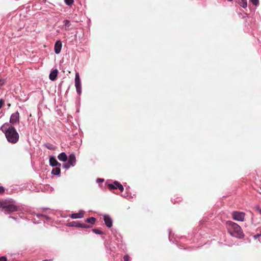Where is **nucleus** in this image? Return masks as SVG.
Returning <instances> with one entry per match:
<instances>
[{
	"mask_svg": "<svg viewBox=\"0 0 261 261\" xmlns=\"http://www.w3.org/2000/svg\"><path fill=\"white\" fill-rule=\"evenodd\" d=\"M7 138V141L11 143L15 144L19 140V134L15 128L9 123H5L0 128Z\"/></svg>",
	"mask_w": 261,
	"mask_h": 261,
	"instance_id": "obj_1",
	"label": "nucleus"
},
{
	"mask_svg": "<svg viewBox=\"0 0 261 261\" xmlns=\"http://www.w3.org/2000/svg\"><path fill=\"white\" fill-rule=\"evenodd\" d=\"M227 225L228 231L231 236L238 239L244 237L242 228L238 224L229 221L227 222Z\"/></svg>",
	"mask_w": 261,
	"mask_h": 261,
	"instance_id": "obj_2",
	"label": "nucleus"
},
{
	"mask_svg": "<svg viewBox=\"0 0 261 261\" xmlns=\"http://www.w3.org/2000/svg\"><path fill=\"white\" fill-rule=\"evenodd\" d=\"M20 210L19 206L16 204L15 201H7L3 212L5 214H10L12 212H18Z\"/></svg>",
	"mask_w": 261,
	"mask_h": 261,
	"instance_id": "obj_3",
	"label": "nucleus"
},
{
	"mask_svg": "<svg viewBox=\"0 0 261 261\" xmlns=\"http://www.w3.org/2000/svg\"><path fill=\"white\" fill-rule=\"evenodd\" d=\"M172 237V232L170 229H169V240L170 242H172L174 244H175L177 245L179 249H185L186 248L184 247V245H182L184 242H185V240L186 238L183 237H177L176 236L172 239L171 238Z\"/></svg>",
	"mask_w": 261,
	"mask_h": 261,
	"instance_id": "obj_4",
	"label": "nucleus"
},
{
	"mask_svg": "<svg viewBox=\"0 0 261 261\" xmlns=\"http://www.w3.org/2000/svg\"><path fill=\"white\" fill-rule=\"evenodd\" d=\"M74 82L76 92L79 95H80L82 93V84L80 75L78 72L75 73Z\"/></svg>",
	"mask_w": 261,
	"mask_h": 261,
	"instance_id": "obj_5",
	"label": "nucleus"
},
{
	"mask_svg": "<svg viewBox=\"0 0 261 261\" xmlns=\"http://www.w3.org/2000/svg\"><path fill=\"white\" fill-rule=\"evenodd\" d=\"M108 187L110 190L118 189L121 192L124 190L123 185L116 180L114 181L112 183H108Z\"/></svg>",
	"mask_w": 261,
	"mask_h": 261,
	"instance_id": "obj_6",
	"label": "nucleus"
},
{
	"mask_svg": "<svg viewBox=\"0 0 261 261\" xmlns=\"http://www.w3.org/2000/svg\"><path fill=\"white\" fill-rule=\"evenodd\" d=\"M245 214L242 212L233 211L232 212L231 215L232 218L238 221H243L244 220Z\"/></svg>",
	"mask_w": 261,
	"mask_h": 261,
	"instance_id": "obj_7",
	"label": "nucleus"
},
{
	"mask_svg": "<svg viewBox=\"0 0 261 261\" xmlns=\"http://www.w3.org/2000/svg\"><path fill=\"white\" fill-rule=\"evenodd\" d=\"M19 113L18 111L16 112L15 113H14L11 114L10 120H9V124H15L17 122H19Z\"/></svg>",
	"mask_w": 261,
	"mask_h": 261,
	"instance_id": "obj_8",
	"label": "nucleus"
},
{
	"mask_svg": "<svg viewBox=\"0 0 261 261\" xmlns=\"http://www.w3.org/2000/svg\"><path fill=\"white\" fill-rule=\"evenodd\" d=\"M103 221L105 225L108 228H111L113 225V220L108 214H105L103 216Z\"/></svg>",
	"mask_w": 261,
	"mask_h": 261,
	"instance_id": "obj_9",
	"label": "nucleus"
},
{
	"mask_svg": "<svg viewBox=\"0 0 261 261\" xmlns=\"http://www.w3.org/2000/svg\"><path fill=\"white\" fill-rule=\"evenodd\" d=\"M67 162L70 164L72 167H74L75 166L76 160L74 153H70L68 157L67 156Z\"/></svg>",
	"mask_w": 261,
	"mask_h": 261,
	"instance_id": "obj_10",
	"label": "nucleus"
},
{
	"mask_svg": "<svg viewBox=\"0 0 261 261\" xmlns=\"http://www.w3.org/2000/svg\"><path fill=\"white\" fill-rule=\"evenodd\" d=\"M62 47V43L60 40L56 41L54 45V51L55 54H59L60 53Z\"/></svg>",
	"mask_w": 261,
	"mask_h": 261,
	"instance_id": "obj_11",
	"label": "nucleus"
},
{
	"mask_svg": "<svg viewBox=\"0 0 261 261\" xmlns=\"http://www.w3.org/2000/svg\"><path fill=\"white\" fill-rule=\"evenodd\" d=\"M85 212L83 210H80L79 213H72L70 215V217L72 219H79L84 217Z\"/></svg>",
	"mask_w": 261,
	"mask_h": 261,
	"instance_id": "obj_12",
	"label": "nucleus"
},
{
	"mask_svg": "<svg viewBox=\"0 0 261 261\" xmlns=\"http://www.w3.org/2000/svg\"><path fill=\"white\" fill-rule=\"evenodd\" d=\"M81 224L80 221H73L70 222H68L67 223L66 225L68 227H78L81 228Z\"/></svg>",
	"mask_w": 261,
	"mask_h": 261,
	"instance_id": "obj_13",
	"label": "nucleus"
},
{
	"mask_svg": "<svg viewBox=\"0 0 261 261\" xmlns=\"http://www.w3.org/2000/svg\"><path fill=\"white\" fill-rule=\"evenodd\" d=\"M58 73V71L57 69H53L49 75V79L54 81L56 80Z\"/></svg>",
	"mask_w": 261,
	"mask_h": 261,
	"instance_id": "obj_14",
	"label": "nucleus"
},
{
	"mask_svg": "<svg viewBox=\"0 0 261 261\" xmlns=\"http://www.w3.org/2000/svg\"><path fill=\"white\" fill-rule=\"evenodd\" d=\"M58 160L63 162H66L67 161V155L64 152H62L58 156Z\"/></svg>",
	"mask_w": 261,
	"mask_h": 261,
	"instance_id": "obj_15",
	"label": "nucleus"
},
{
	"mask_svg": "<svg viewBox=\"0 0 261 261\" xmlns=\"http://www.w3.org/2000/svg\"><path fill=\"white\" fill-rule=\"evenodd\" d=\"M49 165L51 167H54L56 166V164H57L58 161L55 156L51 155L49 157Z\"/></svg>",
	"mask_w": 261,
	"mask_h": 261,
	"instance_id": "obj_16",
	"label": "nucleus"
},
{
	"mask_svg": "<svg viewBox=\"0 0 261 261\" xmlns=\"http://www.w3.org/2000/svg\"><path fill=\"white\" fill-rule=\"evenodd\" d=\"M64 25L65 27V29L66 31H69L71 29L70 28L71 23L69 20L66 19L63 21Z\"/></svg>",
	"mask_w": 261,
	"mask_h": 261,
	"instance_id": "obj_17",
	"label": "nucleus"
},
{
	"mask_svg": "<svg viewBox=\"0 0 261 261\" xmlns=\"http://www.w3.org/2000/svg\"><path fill=\"white\" fill-rule=\"evenodd\" d=\"M135 195H132V194L130 193H129V192L128 191V190L126 188L125 193H124L122 196L128 199H130L131 198H133L134 196H135Z\"/></svg>",
	"mask_w": 261,
	"mask_h": 261,
	"instance_id": "obj_18",
	"label": "nucleus"
},
{
	"mask_svg": "<svg viewBox=\"0 0 261 261\" xmlns=\"http://www.w3.org/2000/svg\"><path fill=\"white\" fill-rule=\"evenodd\" d=\"M51 173L55 175H60L61 174V169L59 167H55L52 169Z\"/></svg>",
	"mask_w": 261,
	"mask_h": 261,
	"instance_id": "obj_19",
	"label": "nucleus"
},
{
	"mask_svg": "<svg viewBox=\"0 0 261 261\" xmlns=\"http://www.w3.org/2000/svg\"><path fill=\"white\" fill-rule=\"evenodd\" d=\"M114 237L118 244L122 242V237L120 233L116 232V233L114 234Z\"/></svg>",
	"mask_w": 261,
	"mask_h": 261,
	"instance_id": "obj_20",
	"label": "nucleus"
},
{
	"mask_svg": "<svg viewBox=\"0 0 261 261\" xmlns=\"http://www.w3.org/2000/svg\"><path fill=\"white\" fill-rule=\"evenodd\" d=\"M238 4L243 8H245L247 6V0H239Z\"/></svg>",
	"mask_w": 261,
	"mask_h": 261,
	"instance_id": "obj_21",
	"label": "nucleus"
},
{
	"mask_svg": "<svg viewBox=\"0 0 261 261\" xmlns=\"http://www.w3.org/2000/svg\"><path fill=\"white\" fill-rule=\"evenodd\" d=\"M96 221V218L95 217H90L85 219V222L87 223H91L92 224H94Z\"/></svg>",
	"mask_w": 261,
	"mask_h": 261,
	"instance_id": "obj_22",
	"label": "nucleus"
},
{
	"mask_svg": "<svg viewBox=\"0 0 261 261\" xmlns=\"http://www.w3.org/2000/svg\"><path fill=\"white\" fill-rule=\"evenodd\" d=\"M44 146L48 149L51 150H54L56 149V147L50 143H45L44 144Z\"/></svg>",
	"mask_w": 261,
	"mask_h": 261,
	"instance_id": "obj_23",
	"label": "nucleus"
},
{
	"mask_svg": "<svg viewBox=\"0 0 261 261\" xmlns=\"http://www.w3.org/2000/svg\"><path fill=\"white\" fill-rule=\"evenodd\" d=\"M92 231L96 234H102L103 233V232L98 228H94L92 229Z\"/></svg>",
	"mask_w": 261,
	"mask_h": 261,
	"instance_id": "obj_24",
	"label": "nucleus"
},
{
	"mask_svg": "<svg viewBox=\"0 0 261 261\" xmlns=\"http://www.w3.org/2000/svg\"><path fill=\"white\" fill-rule=\"evenodd\" d=\"M181 200V198L180 197H177L175 199L171 198V202L174 204H175L176 203H178L179 201H180Z\"/></svg>",
	"mask_w": 261,
	"mask_h": 261,
	"instance_id": "obj_25",
	"label": "nucleus"
},
{
	"mask_svg": "<svg viewBox=\"0 0 261 261\" xmlns=\"http://www.w3.org/2000/svg\"><path fill=\"white\" fill-rule=\"evenodd\" d=\"M65 4L67 6H70L73 5L74 0H64Z\"/></svg>",
	"mask_w": 261,
	"mask_h": 261,
	"instance_id": "obj_26",
	"label": "nucleus"
},
{
	"mask_svg": "<svg viewBox=\"0 0 261 261\" xmlns=\"http://www.w3.org/2000/svg\"><path fill=\"white\" fill-rule=\"evenodd\" d=\"M249 1L255 7H257L259 5V0H249Z\"/></svg>",
	"mask_w": 261,
	"mask_h": 261,
	"instance_id": "obj_27",
	"label": "nucleus"
},
{
	"mask_svg": "<svg viewBox=\"0 0 261 261\" xmlns=\"http://www.w3.org/2000/svg\"><path fill=\"white\" fill-rule=\"evenodd\" d=\"M71 167H72V166L67 162L63 164V167L66 170L69 169Z\"/></svg>",
	"mask_w": 261,
	"mask_h": 261,
	"instance_id": "obj_28",
	"label": "nucleus"
},
{
	"mask_svg": "<svg viewBox=\"0 0 261 261\" xmlns=\"http://www.w3.org/2000/svg\"><path fill=\"white\" fill-rule=\"evenodd\" d=\"M6 201H7V200L5 201H1L0 200V208H2V212H3V209L4 208V206L6 204Z\"/></svg>",
	"mask_w": 261,
	"mask_h": 261,
	"instance_id": "obj_29",
	"label": "nucleus"
},
{
	"mask_svg": "<svg viewBox=\"0 0 261 261\" xmlns=\"http://www.w3.org/2000/svg\"><path fill=\"white\" fill-rule=\"evenodd\" d=\"M91 227V226H90L89 224H85V223H82L81 224V228H90Z\"/></svg>",
	"mask_w": 261,
	"mask_h": 261,
	"instance_id": "obj_30",
	"label": "nucleus"
},
{
	"mask_svg": "<svg viewBox=\"0 0 261 261\" xmlns=\"http://www.w3.org/2000/svg\"><path fill=\"white\" fill-rule=\"evenodd\" d=\"M9 218H11V219H14V220L17 221L19 219V218H22V216H19V217H18L17 216H9Z\"/></svg>",
	"mask_w": 261,
	"mask_h": 261,
	"instance_id": "obj_31",
	"label": "nucleus"
},
{
	"mask_svg": "<svg viewBox=\"0 0 261 261\" xmlns=\"http://www.w3.org/2000/svg\"><path fill=\"white\" fill-rule=\"evenodd\" d=\"M6 83V79H0V88L3 86Z\"/></svg>",
	"mask_w": 261,
	"mask_h": 261,
	"instance_id": "obj_32",
	"label": "nucleus"
},
{
	"mask_svg": "<svg viewBox=\"0 0 261 261\" xmlns=\"http://www.w3.org/2000/svg\"><path fill=\"white\" fill-rule=\"evenodd\" d=\"M124 261H130V257L128 255H125L123 256Z\"/></svg>",
	"mask_w": 261,
	"mask_h": 261,
	"instance_id": "obj_33",
	"label": "nucleus"
},
{
	"mask_svg": "<svg viewBox=\"0 0 261 261\" xmlns=\"http://www.w3.org/2000/svg\"><path fill=\"white\" fill-rule=\"evenodd\" d=\"M255 211L258 212L261 215V208L259 207L258 205H256L254 207Z\"/></svg>",
	"mask_w": 261,
	"mask_h": 261,
	"instance_id": "obj_34",
	"label": "nucleus"
},
{
	"mask_svg": "<svg viewBox=\"0 0 261 261\" xmlns=\"http://www.w3.org/2000/svg\"><path fill=\"white\" fill-rule=\"evenodd\" d=\"M7 259L5 256H2L0 257V261H7Z\"/></svg>",
	"mask_w": 261,
	"mask_h": 261,
	"instance_id": "obj_35",
	"label": "nucleus"
},
{
	"mask_svg": "<svg viewBox=\"0 0 261 261\" xmlns=\"http://www.w3.org/2000/svg\"><path fill=\"white\" fill-rule=\"evenodd\" d=\"M5 192V188L3 186H0V194H2Z\"/></svg>",
	"mask_w": 261,
	"mask_h": 261,
	"instance_id": "obj_36",
	"label": "nucleus"
},
{
	"mask_svg": "<svg viewBox=\"0 0 261 261\" xmlns=\"http://www.w3.org/2000/svg\"><path fill=\"white\" fill-rule=\"evenodd\" d=\"M4 103V100L3 99L1 98L0 99V109L2 108L3 105Z\"/></svg>",
	"mask_w": 261,
	"mask_h": 261,
	"instance_id": "obj_37",
	"label": "nucleus"
},
{
	"mask_svg": "<svg viewBox=\"0 0 261 261\" xmlns=\"http://www.w3.org/2000/svg\"><path fill=\"white\" fill-rule=\"evenodd\" d=\"M103 181H104V179H103V178H98L96 179V182L98 183L102 182Z\"/></svg>",
	"mask_w": 261,
	"mask_h": 261,
	"instance_id": "obj_38",
	"label": "nucleus"
},
{
	"mask_svg": "<svg viewBox=\"0 0 261 261\" xmlns=\"http://www.w3.org/2000/svg\"><path fill=\"white\" fill-rule=\"evenodd\" d=\"M260 236H261V233H257L253 236L254 239H258Z\"/></svg>",
	"mask_w": 261,
	"mask_h": 261,
	"instance_id": "obj_39",
	"label": "nucleus"
},
{
	"mask_svg": "<svg viewBox=\"0 0 261 261\" xmlns=\"http://www.w3.org/2000/svg\"><path fill=\"white\" fill-rule=\"evenodd\" d=\"M42 217L45 218L46 220H49L50 219V218L49 217V216H48L47 215H44V214H43Z\"/></svg>",
	"mask_w": 261,
	"mask_h": 261,
	"instance_id": "obj_40",
	"label": "nucleus"
},
{
	"mask_svg": "<svg viewBox=\"0 0 261 261\" xmlns=\"http://www.w3.org/2000/svg\"><path fill=\"white\" fill-rule=\"evenodd\" d=\"M61 166V164L58 162L57 164H56V166H55V167H59V168H60Z\"/></svg>",
	"mask_w": 261,
	"mask_h": 261,
	"instance_id": "obj_41",
	"label": "nucleus"
},
{
	"mask_svg": "<svg viewBox=\"0 0 261 261\" xmlns=\"http://www.w3.org/2000/svg\"><path fill=\"white\" fill-rule=\"evenodd\" d=\"M36 215L39 218L40 217H42V216H43V214H36Z\"/></svg>",
	"mask_w": 261,
	"mask_h": 261,
	"instance_id": "obj_42",
	"label": "nucleus"
},
{
	"mask_svg": "<svg viewBox=\"0 0 261 261\" xmlns=\"http://www.w3.org/2000/svg\"><path fill=\"white\" fill-rule=\"evenodd\" d=\"M53 259H43L42 261H53Z\"/></svg>",
	"mask_w": 261,
	"mask_h": 261,
	"instance_id": "obj_43",
	"label": "nucleus"
},
{
	"mask_svg": "<svg viewBox=\"0 0 261 261\" xmlns=\"http://www.w3.org/2000/svg\"><path fill=\"white\" fill-rule=\"evenodd\" d=\"M44 210H47L48 209V208H46V207H45V208H43Z\"/></svg>",
	"mask_w": 261,
	"mask_h": 261,
	"instance_id": "obj_44",
	"label": "nucleus"
},
{
	"mask_svg": "<svg viewBox=\"0 0 261 261\" xmlns=\"http://www.w3.org/2000/svg\"><path fill=\"white\" fill-rule=\"evenodd\" d=\"M228 2H231L233 0H227Z\"/></svg>",
	"mask_w": 261,
	"mask_h": 261,
	"instance_id": "obj_45",
	"label": "nucleus"
},
{
	"mask_svg": "<svg viewBox=\"0 0 261 261\" xmlns=\"http://www.w3.org/2000/svg\"><path fill=\"white\" fill-rule=\"evenodd\" d=\"M245 15H246V17H248V15H247V14H245Z\"/></svg>",
	"mask_w": 261,
	"mask_h": 261,
	"instance_id": "obj_46",
	"label": "nucleus"
}]
</instances>
